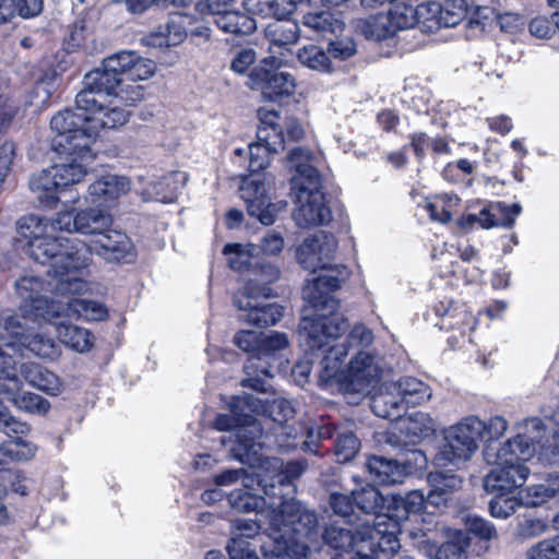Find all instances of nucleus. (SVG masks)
<instances>
[{
  "instance_id": "nucleus-43",
  "label": "nucleus",
  "mask_w": 559,
  "mask_h": 559,
  "mask_svg": "<svg viewBox=\"0 0 559 559\" xmlns=\"http://www.w3.org/2000/svg\"><path fill=\"white\" fill-rule=\"evenodd\" d=\"M392 383L401 395L405 407L420 405L431 399L430 386L417 378L404 377Z\"/></svg>"
},
{
  "instance_id": "nucleus-46",
  "label": "nucleus",
  "mask_w": 559,
  "mask_h": 559,
  "mask_svg": "<svg viewBox=\"0 0 559 559\" xmlns=\"http://www.w3.org/2000/svg\"><path fill=\"white\" fill-rule=\"evenodd\" d=\"M357 28L366 38L373 40H383L395 34L390 22V16L385 13L359 20L357 22Z\"/></svg>"
},
{
  "instance_id": "nucleus-39",
  "label": "nucleus",
  "mask_w": 559,
  "mask_h": 559,
  "mask_svg": "<svg viewBox=\"0 0 559 559\" xmlns=\"http://www.w3.org/2000/svg\"><path fill=\"white\" fill-rule=\"evenodd\" d=\"M90 116V129L94 130V140L102 128H116L128 121V112L118 106H106L105 100L86 109Z\"/></svg>"
},
{
  "instance_id": "nucleus-7",
  "label": "nucleus",
  "mask_w": 559,
  "mask_h": 559,
  "mask_svg": "<svg viewBox=\"0 0 559 559\" xmlns=\"http://www.w3.org/2000/svg\"><path fill=\"white\" fill-rule=\"evenodd\" d=\"M243 395L233 396L229 402L230 414H221L214 426L219 431L235 430V443L231 447L233 457L245 465L257 466L263 462V429L248 407L234 409L233 404Z\"/></svg>"
},
{
  "instance_id": "nucleus-20",
  "label": "nucleus",
  "mask_w": 559,
  "mask_h": 559,
  "mask_svg": "<svg viewBox=\"0 0 559 559\" xmlns=\"http://www.w3.org/2000/svg\"><path fill=\"white\" fill-rule=\"evenodd\" d=\"M265 479L261 473H257L255 477H246L243 479L242 488H238L228 493V502L230 507L238 512H261L265 513L266 519L270 521V502L271 499L264 493L260 496L253 492V485L257 483L259 486L265 484ZM269 543H264L261 548L264 552L265 546H273V540L270 537V527L267 528Z\"/></svg>"
},
{
  "instance_id": "nucleus-51",
  "label": "nucleus",
  "mask_w": 559,
  "mask_h": 559,
  "mask_svg": "<svg viewBox=\"0 0 559 559\" xmlns=\"http://www.w3.org/2000/svg\"><path fill=\"white\" fill-rule=\"evenodd\" d=\"M255 246H242L239 243H228L224 248V254L230 255L228 259L229 266L235 271L253 270L255 262L253 261V252Z\"/></svg>"
},
{
  "instance_id": "nucleus-8",
  "label": "nucleus",
  "mask_w": 559,
  "mask_h": 559,
  "mask_svg": "<svg viewBox=\"0 0 559 559\" xmlns=\"http://www.w3.org/2000/svg\"><path fill=\"white\" fill-rule=\"evenodd\" d=\"M50 129L55 132L51 146L55 152L79 150L82 158L88 156L94 143V130L90 129L87 110L64 109L57 112L50 120Z\"/></svg>"
},
{
  "instance_id": "nucleus-16",
  "label": "nucleus",
  "mask_w": 559,
  "mask_h": 559,
  "mask_svg": "<svg viewBox=\"0 0 559 559\" xmlns=\"http://www.w3.org/2000/svg\"><path fill=\"white\" fill-rule=\"evenodd\" d=\"M22 380L17 376L16 364L8 355L0 366V431L12 438L13 436L27 435L29 426L12 415L11 411L2 404V396L20 391Z\"/></svg>"
},
{
  "instance_id": "nucleus-31",
  "label": "nucleus",
  "mask_w": 559,
  "mask_h": 559,
  "mask_svg": "<svg viewBox=\"0 0 559 559\" xmlns=\"http://www.w3.org/2000/svg\"><path fill=\"white\" fill-rule=\"evenodd\" d=\"M287 164L297 173L292 180L293 189L300 188L302 182L306 186L314 185V187L322 183L321 176L314 166V157L309 150L294 148L287 157Z\"/></svg>"
},
{
  "instance_id": "nucleus-4",
  "label": "nucleus",
  "mask_w": 559,
  "mask_h": 559,
  "mask_svg": "<svg viewBox=\"0 0 559 559\" xmlns=\"http://www.w3.org/2000/svg\"><path fill=\"white\" fill-rule=\"evenodd\" d=\"M348 326L347 320L336 311H316L313 317H306L299 324V341L305 352H311L316 358L319 381L328 384L330 381L345 386L346 370L343 361L347 355L346 343L332 344Z\"/></svg>"
},
{
  "instance_id": "nucleus-17",
  "label": "nucleus",
  "mask_w": 559,
  "mask_h": 559,
  "mask_svg": "<svg viewBox=\"0 0 559 559\" xmlns=\"http://www.w3.org/2000/svg\"><path fill=\"white\" fill-rule=\"evenodd\" d=\"M59 230L79 233L96 238L102 231L108 230L112 225L111 215L104 210L86 209L81 211H60L56 215Z\"/></svg>"
},
{
  "instance_id": "nucleus-49",
  "label": "nucleus",
  "mask_w": 559,
  "mask_h": 559,
  "mask_svg": "<svg viewBox=\"0 0 559 559\" xmlns=\"http://www.w3.org/2000/svg\"><path fill=\"white\" fill-rule=\"evenodd\" d=\"M402 429L417 439L430 437L437 427L436 420L427 413L416 412L401 420Z\"/></svg>"
},
{
  "instance_id": "nucleus-64",
  "label": "nucleus",
  "mask_w": 559,
  "mask_h": 559,
  "mask_svg": "<svg viewBox=\"0 0 559 559\" xmlns=\"http://www.w3.org/2000/svg\"><path fill=\"white\" fill-rule=\"evenodd\" d=\"M428 481L431 488L449 496L451 491L461 488L462 479L455 474L443 472L429 473Z\"/></svg>"
},
{
  "instance_id": "nucleus-1",
  "label": "nucleus",
  "mask_w": 559,
  "mask_h": 559,
  "mask_svg": "<svg viewBox=\"0 0 559 559\" xmlns=\"http://www.w3.org/2000/svg\"><path fill=\"white\" fill-rule=\"evenodd\" d=\"M250 467L278 471L271 484L263 485V493L271 499L269 518L273 540L272 547H264V559H306L317 542L318 518L293 498L294 480L305 472V464L297 461L283 464L263 454L262 464Z\"/></svg>"
},
{
  "instance_id": "nucleus-62",
  "label": "nucleus",
  "mask_w": 559,
  "mask_h": 559,
  "mask_svg": "<svg viewBox=\"0 0 559 559\" xmlns=\"http://www.w3.org/2000/svg\"><path fill=\"white\" fill-rule=\"evenodd\" d=\"M479 440L492 444L491 441L500 439L508 429V421L501 416H495L487 421L480 419Z\"/></svg>"
},
{
  "instance_id": "nucleus-29",
  "label": "nucleus",
  "mask_w": 559,
  "mask_h": 559,
  "mask_svg": "<svg viewBox=\"0 0 559 559\" xmlns=\"http://www.w3.org/2000/svg\"><path fill=\"white\" fill-rule=\"evenodd\" d=\"M385 502L386 511L378 516L389 518L401 527L402 522L406 521L411 514H417L423 510L425 496L420 490H412L405 496H391L385 499Z\"/></svg>"
},
{
  "instance_id": "nucleus-34",
  "label": "nucleus",
  "mask_w": 559,
  "mask_h": 559,
  "mask_svg": "<svg viewBox=\"0 0 559 559\" xmlns=\"http://www.w3.org/2000/svg\"><path fill=\"white\" fill-rule=\"evenodd\" d=\"M187 33L183 26V17L179 14L171 16L165 25L142 37L141 41L147 47H170L177 46L186 38Z\"/></svg>"
},
{
  "instance_id": "nucleus-19",
  "label": "nucleus",
  "mask_w": 559,
  "mask_h": 559,
  "mask_svg": "<svg viewBox=\"0 0 559 559\" xmlns=\"http://www.w3.org/2000/svg\"><path fill=\"white\" fill-rule=\"evenodd\" d=\"M380 367L377 357L366 350H359L349 361L345 374V392L366 395L377 382Z\"/></svg>"
},
{
  "instance_id": "nucleus-42",
  "label": "nucleus",
  "mask_w": 559,
  "mask_h": 559,
  "mask_svg": "<svg viewBox=\"0 0 559 559\" xmlns=\"http://www.w3.org/2000/svg\"><path fill=\"white\" fill-rule=\"evenodd\" d=\"M495 209L499 214L503 215L501 221H495V215L491 214L488 210L484 209L479 212L478 215L469 214L467 216V222L469 224L478 223L483 228L489 229L496 226H501L504 228L513 227L515 223V218L521 214L522 206L519 203H514L508 205L506 203H497Z\"/></svg>"
},
{
  "instance_id": "nucleus-47",
  "label": "nucleus",
  "mask_w": 559,
  "mask_h": 559,
  "mask_svg": "<svg viewBox=\"0 0 559 559\" xmlns=\"http://www.w3.org/2000/svg\"><path fill=\"white\" fill-rule=\"evenodd\" d=\"M43 10V0H0V22L10 21L15 14L33 17Z\"/></svg>"
},
{
  "instance_id": "nucleus-38",
  "label": "nucleus",
  "mask_w": 559,
  "mask_h": 559,
  "mask_svg": "<svg viewBox=\"0 0 559 559\" xmlns=\"http://www.w3.org/2000/svg\"><path fill=\"white\" fill-rule=\"evenodd\" d=\"M29 188L40 204L47 207L57 204L58 192L63 189L50 167L34 174L29 179Z\"/></svg>"
},
{
  "instance_id": "nucleus-45",
  "label": "nucleus",
  "mask_w": 559,
  "mask_h": 559,
  "mask_svg": "<svg viewBox=\"0 0 559 559\" xmlns=\"http://www.w3.org/2000/svg\"><path fill=\"white\" fill-rule=\"evenodd\" d=\"M37 445L16 436L0 445V465L9 462H24L35 457Z\"/></svg>"
},
{
  "instance_id": "nucleus-11",
  "label": "nucleus",
  "mask_w": 559,
  "mask_h": 559,
  "mask_svg": "<svg viewBox=\"0 0 559 559\" xmlns=\"http://www.w3.org/2000/svg\"><path fill=\"white\" fill-rule=\"evenodd\" d=\"M255 289L257 278L245 285L234 296L235 306L246 312L242 319L259 328L276 324L283 316V308L277 304H262L259 300L260 298L272 297V288L264 285L261 286L259 292H255Z\"/></svg>"
},
{
  "instance_id": "nucleus-57",
  "label": "nucleus",
  "mask_w": 559,
  "mask_h": 559,
  "mask_svg": "<svg viewBox=\"0 0 559 559\" xmlns=\"http://www.w3.org/2000/svg\"><path fill=\"white\" fill-rule=\"evenodd\" d=\"M330 507L333 512L343 518L344 521L352 520L354 523H360V516L355 512L356 507L352 493H331Z\"/></svg>"
},
{
  "instance_id": "nucleus-48",
  "label": "nucleus",
  "mask_w": 559,
  "mask_h": 559,
  "mask_svg": "<svg viewBox=\"0 0 559 559\" xmlns=\"http://www.w3.org/2000/svg\"><path fill=\"white\" fill-rule=\"evenodd\" d=\"M385 14L390 16L394 33L400 29L411 28L417 23L427 24V21L419 15V5L414 8L402 2L395 3Z\"/></svg>"
},
{
  "instance_id": "nucleus-23",
  "label": "nucleus",
  "mask_w": 559,
  "mask_h": 559,
  "mask_svg": "<svg viewBox=\"0 0 559 559\" xmlns=\"http://www.w3.org/2000/svg\"><path fill=\"white\" fill-rule=\"evenodd\" d=\"M433 310L440 318L437 325L441 330H456L462 335L474 332L477 326V319L464 304L454 302L444 298L435 305Z\"/></svg>"
},
{
  "instance_id": "nucleus-21",
  "label": "nucleus",
  "mask_w": 559,
  "mask_h": 559,
  "mask_svg": "<svg viewBox=\"0 0 559 559\" xmlns=\"http://www.w3.org/2000/svg\"><path fill=\"white\" fill-rule=\"evenodd\" d=\"M362 528L360 540L362 544H367L368 551L372 552L379 548L381 552L395 554L400 549L397 534L401 533V527L389 518L376 516L371 526L366 520L362 523Z\"/></svg>"
},
{
  "instance_id": "nucleus-22",
  "label": "nucleus",
  "mask_w": 559,
  "mask_h": 559,
  "mask_svg": "<svg viewBox=\"0 0 559 559\" xmlns=\"http://www.w3.org/2000/svg\"><path fill=\"white\" fill-rule=\"evenodd\" d=\"M248 407L250 413L260 414L271 418L277 425L286 423L293 418L295 408L287 399L272 395V397L261 399L250 394H243L233 404L234 409Z\"/></svg>"
},
{
  "instance_id": "nucleus-14",
  "label": "nucleus",
  "mask_w": 559,
  "mask_h": 559,
  "mask_svg": "<svg viewBox=\"0 0 559 559\" xmlns=\"http://www.w3.org/2000/svg\"><path fill=\"white\" fill-rule=\"evenodd\" d=\"M261 337L262 333L243 330L234 336V343L239 349L250 354L243 366L246 377L241 380V385L257 392L267 393L270 385L266 379L272 376L269 372V365L259 364Z\"/></svg>"
},
{
  "instance_id": "nucleus-15",
  "label": "nucleus",
  "mask_w": 559,
  "mask_h": 559,
  "mask_svg": "<svg viewBox=\"0 0 559 559\" xmlns=\"http://www.w3.org/2000/svg\"><path fill=\"white\" fill-rule=\"evenodd\" d=\"M322 183L306 186L300 183L296 189V202L298 206L293 213V218L299 227L308 228L328 224L332 219V213L324 204V195L321 191Z\"/></svg>"
},
{
  "instance_id": "nucleus-40",
  "label": "nucleus",
  "mask_w": 559,
  "mask_h": 559,
  "mask_svg": "<svg viewBox=\"0 0 559 559\" xmlns=\"http://www.w3.org/2000/svg\"><path fill=\"white\" fill-rule=\"evenodd\" d=\"M352 496L355 502V507L361 513L364 518H360V523L366 520L369 521V526L373 525L376 515L381 514V510L384 508L385 498L374 486H366L352 491Z\"/></svg>"
},
{
  "instance_id": "nucleus-10",
  "label": "nucleus",
  "mask_w": 559,
  "mask_h": 559,
  "mask_svg": "<svg viewBox=\"0 0 559 559\" xmlns=\"http://www.w3.org/2000/svg\"><path fill=\"white\" fill-rule=\"evenodd\" d=\"M128 87L123 78L111 73L103 66L102 70H93L84 76L83 88L76 95V108L90 109L91 106L100 104V100H105L107 96L119 97L129 104H134L143 97L140 86L132 88L130 96H124V93L128 94Z\"/></svg>"
},
{
  "instance_id": "nucleus-25",
  "label": "nucleus",
  "mask_w": 559,
  "mask_h": 559,
  "mask_svg": "<svg viewBox=\"0 0 559 559\" xmlns=\"http://www.w3.org/2000/svg\"><path fill=\"white\" fill-rule=\"evenodd\" d=\"M87 249L90 255L95 252L109 262H118L132 253L133 245L124 233L109 227L108 230H104L93 238L91 247Z\"/></svg>"
},
{
  "instance_id": "nucleus-24",
  "label": "nucleus",
  "mask_w": 559,
  "mask_h": 559,
  "mask_svg": "<svg viewBox=\"0 0 559 559\" xmlns=\"http://www.w3.org/2000/svg\"><path fill=\"white\" fill-rule=\"evenodd\" d=\"M467 12L465 0H445L442 4L428 2L419 4V15L427 21V26L454 27L460 24Z\"/></svg>"
},
{
  "instance_id": "nucleus-3",
  "label": "nucleus",
  "mask_w": 559,
  "mask_h": 559,
  "mask_svg": "<svg viewBox=\"0 0 559 559\" xmlns=\"http://www.w3.org/2000/svg\"><path fill=\"white\" fill-rule=\"evenodd\" d=\"M337 248L335 237L319 231L306 238L298 248L300 265L312 273L321 271L318 277L309 281L302 289L304 298L314 311L333 313L338 309V301L331 295L348 278L349 271L345 265H331Z\"/></svg>"
},
{
  "instance_id": "nucleus-36",
  "label": "nucleus",
  "mask_w": 559,
  "mask_h": 559,
  "mask_svg": "<svg viewBox=\"0 0 559 559\" xmlns=\"http://www.w3.org/2000/svg\"><path fill=\"white\" fill-rule=\"evenodd\" d=\"M60 314L70 319H83L86 321L104 320L108 311L106 307L91 299L68 298L66 301L59 300Z\"/></svg>"
},
{
  "instance_id": "nucleus-52",
  "label": "nucleus",
  "mask_w": 559,
  "mask_h": 559,
  "mask_svg": "<svg viewBox=\"0 0 559 559\" xmlns=\"http://www.w3.org/2000/svg\"><path fill=\"white\" fill-rule=\"evenodd\" d=\"M288 337L285 333L271 332L270 334L262 333L261 347L259 352V364L269 365L271 368V359H274L276 353L285 349L288 346ZM271 373V371L269 370Z\"/></svg>"
},
{
  "instance_id": "nucleus-61",
  "label": "nucleus",
  "mask_w": 559,
  "mask_h": 559,
  "mask_svg": "<svg viewBox=\"0 0 559 559\" xmlns=\"http://www.w3.org/2000/svg\"><path fill=\"white\" fill-rule=\"evenodd\" d=\"M133 51H119L107 57L103 61V66H105V69H107L111 73H116L119 78H123L126 82L129 73V68L132 66L133 62Z\"/></svg>"
},
{
  "instance_id": "nucleus-37",
  "label": "nucleus",
  "mask_w": 559,
  "mask_h": 559,
  "mask_svg": "<svg viewBox=\"0 0 559 559\" xmlns=\"http://www.w3.org/2000/svg\"><path fill=\"white\" fill-rule=\"evenodd\" d=\"M17 376L23 377L31 385L49 394L57 395L61 392L62 383L58 376L35 362L22 364L17 368Z\"/></svg>"
},
{
  "instance_id": "nucleus-53",
  "label": "nucleus",
  "mask_w": 559,
  "mask_h": 559,
  "mask_svg": "<svg viewBox=\"0 0 559 559\" xmlns=\"http://www.w3.org/2000/svg\"><path fill=\"white\" fill-rule=\"evenodd\" d=\"M305 25L322 34H338L344 29V22L330 11L309 13L305 16Z\"/></svg>"
},
{
  "instance_id": "nucleus-27",
  "label": "nucleus",
  "mask_w": 559,
  "mask_h": 559,
  "mask_svg": "<svg viewBox=\"0 0 559 559\" xmlns=\"http://www.w3.org/2000/svg\"><path fill=\"white\" fill-rule=\"evenodd\" d=\"M56 153L59 155L58 160L50 168L62 188L79 183L85 177L86 167L94 158L92 150L86 158L80 156L79 150Z\"/></svg>"
},
{
  "instance_id": "nucleus-32",
  "label": "nucleus",
  "mask_w": 559,
  "mask_h": 559,
  "mask_svg": "<svg viewBox=\"0 0 559 559\" xmlns=\"http://www.w3.org/2000/svg\"><path fill=\"white\" fill-rule=\"evenodd\" d=\"M212 22L223 32L233 35H250L257 23L248 13L227 8L211 9Z\"/></svg>"
},
{
  "instance_id": "nucleus-50",
  "label": "nucleus",
  "mask_w": 559,
  "mask_h": 559,
  "mask_svg": "<svg viewBox=\"0 0 559 559\" xmlns=\"http://www.w3.org/2000/svg\"><path fill=\"white\" fill-rule=\"evenodd\" d=\"M299 61L311 70L319 72L333 71V63L328 51L316 45L305 46L298 51Z\"/></svg>"
},
{
  "instance_id": "nucleus-59",
  "label": "nucleus",
  "mask_w": 559,
  "mask_h": 559,
  "mask_svg": "<svg viewBox=\"0 0 559 559\" xmlns=\"http://www.w3.org/2000/svg\"><path fill=\"white\" fill-rule=\"evenodd\" d=\"M527 559H559V535L537 542L526 550Z\"/></svg>"
},
{
  "instance_id": "nucleus-9",
  "label": "nucleus",
  "mask_w": 559,
  "mask_h": 559,
  "mask_svg": "<svg viewBox=\"0 0 559 559\" xmlns=\"http://www.w3.org/2000/svg\"><path fill=\"white\" fill-rule=\"evenodd\" d=\"M480 419L467 416L444 431L443 442L435 455L438 467L456 466L468 461L478 449Z\"/></svg>"
},
{
  "instance_id": "nucleus-33",
  "label": "nucleus",
  "mask_w": 559,
  "mask_h": 559,
  "mask_svg": "<svg viewBox=\"0 0 559 559\" xmlns=\"http://www.w3.org/2000/svg\"><path fill=\"white\" fill-rule=\"evenodd\" d=\"M366 468L372 479L380 485L400 484L409 474V466L383 456H370Z\"/></svg>"
},
{
  "instance_id": "nucleus-60",
  "label": "nucleus",
  "mask_w": 559,
  "mask_h": 559,
  "mask_svg": "<svg viewBox=\"0 0 559 559\" xmlns=\"http://www.w3.org/2000/svg\"><path fill=\"white\" fill-rule=\"evenodd\" d=\"M360 448V442L357 437L350 432H343L338 435L335 442V455L337 461L345 463L352 460Z\"/></svg>"
},
{
  "instance_id": "nucleus-56",
  "label": "nucleus",
  "mask_w": 559,
  "mask_h": 559,
  "mask_svg": "<svg viewBox=\"0 0 559 559\" xmlns=\"http://www.w3.org/2000/svg\"><path fill=\"white\" fill-rule=\"evenodd\" d=\"M495 497L489 502V511L491 516L497 519H508L511 516L516 508L521 504L520 501L511 496V492H493Z\"/></svg>"
},
{
  "instance_id": "nucleus-58",
  "label": "nucleus",
  "mask_w": 559,
  "mask_h": 559,
  "mask_svg": "<svg viewBox=\"0 0 559 559\" xmlns=\"http://www.w3.org/2000/svg\"><path fill=\"white\" fill-rule=\"evenodd\" d=\"M247 13L262 17H285L289 11L281 10L277 0H245Z\"/></svg>"
},
{
  "instance_id": "nucleus-54",
  "label": "nucleus",
  "mask_w": 559,
  "mask_h": 559,
  "mask_svg": "<svg viewBox=\"0 0 559 559\" xmlns=\"http://www.w3.org/2000/svg\"><path fill=\"white\" fill-rule=\"evenodd\" d=\"M10 401L21 411L34 414H46L50 407L49 402L43 396L32 393L19 391L13 394H5Z\"/></svg>"
},
{
  "instance_id": "nucleus-2",
  "label": "nucleus",
  "mask_w": 559,
  "mask_h": 559,
  "mask_svg": "<svg viewBox=\"0 0 559 559\" xmlns=\"http://www.w3.org/2000/svg\"><path fill=\"white\" fill-rule=\"evenodd\" d=\"M59 230L53 219L28 215L19 219V235L27 241V253L39 264H49L48 274L55 278L49 286L61 295H78L87 289V285L78 276V272L90 263L87 246L78 240L58 237Z\"/></svg>"
},
{
  "instance_id": "nucleus-26",
  "label": "nucleus",
  "mask_w": 559,
  "mask_h": 559,
  "mask_svg": "<svg viewBox=\"0 0 559 559\" xmlns=\"http://www.w3.org/2000/svg\"><path fill=\"white\" fill-rule=\"evenodd\" d=\"M127 177L106 174L88 186L86 200L98 206H107L130 191Z\"/></svg>"
},
{
  "instance_id": "nucleus-44",
  "label": "nucleus",
  "mask_w": 559,
  "mask_h": 559,
  "mask_svg": "<svg viewBox=\"0 0 559 559\" xmlns=\"http://www.w3.org/2000/svg\"><path fill=\"white\" fill-rule=\"evenodd\" d=\"M57 336L61 343L69 348L78 352H88L93 346V336L86 329L78 325L56 323Z\"/></svg>"
},
{
  "instance_id": "nucleus-13",
  "label": "nucleus",
  "mask_w": 559,
  "mask_h": 559,
  "mask_svg": "<svg viewBox=\"0 0 559 559\" xmlns=\"http://www.w3.org/2000/svg\"><path fill=\"white\" fill-rule=\"evenodd\" d=\"M15 288L22 298L21 313L14 316L43 317L44 319L59 318L60 306L58 297H67L56 292L49 298L44 295V283L38 276H23L15 282Z\"/></svg>"
},
{
  "instance_id": "nucleus-55",
  "label": "nucleus",
  "mask_w": 559,
  "mask_h": 559,
  "mask_svg": "<svg viewBox=\"0 0 559 559\" xmlns=\"http://www.w3.org/2000/svg\"><path fill=\"white\" fill-rule=\"evenodd\" d=\"M460 199L453 195H437L432 201L426 202L425 210L431 219L448 223L452 216V209L457 205Z\"/></svg>"
},
{
  "instance_id": "nucleus-6",
  "label": "nucleus",
  "mask_w": 559,
  "mask_h": 559,
  "mask_svg": "<svg viewBox=\"0 0 559 559\" xmlns=\"http://www.w3.org/2000/svg\"><path fill=\"white\" fill-rule=\"evenodd\" d=\"M50 320L31 316H1L0 346L2 350L10 355L16 365L14 355L23 349L43 358H58L60 356L59 346L52 338L37 332Z\"/></svg>"
},
{
  "instance_id": "nucleus-41",
  "label": "nucleus",
  "mask_w": 559,
  "mask_h": 559,
  "mask_svg": "<svg viewBox=\"0 0 559 559\" xmlns=\"http://www.w3.org/2000/svg\"><path fill=\"white\" fill-rule=\"evenodd\" d=\"M264 34L270 41V50L273 52L274 48H284L296 44L299 38V26L293 20L276 17L274 22L267 24Z\"/></svg>"
},
{
  "instance_id": "nucleus-30",
  "label": "nucleus",
  "mask_w": 559,
  "mask_h": 559,
  "mask_svg": "<svg viewBox=\"0 0 559 559\" xmlns=\"http://www.w3.org/2000/svg\"><path fill=\"white\" fill-rule=\"evenodd\" d=\"M188 180L183 171H171L156 180H153L144 189L143 195L146 200L163 203L174 202L181 192Z\"/></svg>"
},
{
  "instance_id": "nucleus-35",
  "label": "nucleus",
  "mask_w": 559,
  "mask_h": 559,
  "mask_svg": "<svg viewBox=\"0 0 559 559\" xmlns=\"http://www.w3.org/2000/svg\"><path fill=\"white\" fill-rule=\"evenodd\" d=\"M370 407L376 416L389 419H399L406 411L401 395L393 388V383L384 384L372 396Z\"/></svg>"
},
{
  "instance_id": "nucleus-28",
  "label": "nucleus",
  "mask_w": 559,
  "mask_h": 559,
  "mask_svg": "<svg viewBox=\"0 0 559 559\" xmlns=\"http://www.w3.org/2000/svg\"><path fill=\"white\" fill-rule=\"evenodd\" d=\"M362 532V523L346 520L342 524L338 522L330 524L325 528L323 539L331 548L340 552H347L362 544L360 540Z\"/></svg>"
},
{
  "instance_id": "nucleus-63",
  "label": "nucleus",
  "mask_w": 559,
  "mask_h": 559,
  "mask_svg": "<svg viewBox=\"0 0 559 559\" xmlns=\"http://www.w3.org/2000/svg\"><path fill=\"white\" fill-rule=\"evenodd\" d=\"M249 169L252 174L267 167L273 148L255 142L249 145Z\"/></svg>"
},
{
  "instance_id": "nucleus-12",
  "label": "nucleus",
  "mask_w": 559,
  "mask_h": 559,
  "mask_svg": "<svg viewBox=\"0 0 559 559\" xmlns=\"http://www.w3.org/2000/svg\"><path fill=\"white\" fill-rule=\"evenodd\" d=\"M282 60L275 56L264 58L250 74L251 87L261 92L266 100L277 102L295 92V79L281 71Z\"/></svg>"
},
{
  "instance_id": "nucleus-18",
  "label": "nucleus",
  "mask_w": 559,
  "mask_h": 559,
  "mask_svg": "<svg viewBox=\"0 0 559 559\" xmlns=\"http://www.w3.org/2000/svg\"><path fill=\"white\" fill-rule=\"evenodd\" d=\"M240 198L247 204L248 214L257 217L263 225L273 224L277 213L285 206L282 202H270L264 180L260 175H251L242 180Z\"/></svg>"
},
{
  "instance_id": "nucleus-5",
  "label": "nucleus",
  "mask_w": 559,
  "mask_h": 559,
  "mask_svg": "<svg viewBox=\"0 0 559 559\" xmlns=\"http://www.w3.org/2000/svg\"><path fill=\"white\" fill-rule=\"evenodd\" d=\"M484 459L495 467L485 476L487 492H513L522 487L530 474L525 462L535 454L534 444L526 437L516 436L504 443L486 444Z\"/></svg>"
}]
</instances>
